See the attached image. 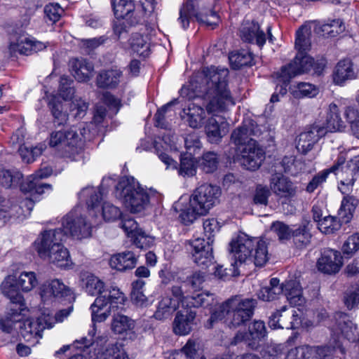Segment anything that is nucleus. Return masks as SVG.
Here are the masks:
<instances>
[{
	"mask_svg": "<svg viewBox=\"0 0 359 359\" xmlns=\"http://www.w3.org/2000/svg\"><path fill=\"white\" fill-rule=\"evenodd\" d=\"M186 116V121L192 128H199L202 127L205 119V111L200 106L192 104L188 109L184 110Z\"/></svg>",
	"mask_w": 359,
	"mask_h": 359,
	"instance_id": "72a5a7b5",
	"label": "nucleus"
},
{
	"mask_svg": "<svg viewBox=\"0 0 359 359\" xmlns=\"http://www.w3.org/2000/svg\"><path fill=\"white\" fill-rule=\"evenodd\" d=\"M325 135L326 130L324 126L320 124L311 126L298 136L296 144L297 151L302 154H306Z\"/></svg>",
	"mask_w": 359,
	"mask_h": 359,
	"instance_id": "6ab92c4d",
	"label": "nucleus"
},
{
	"mask_svg": "<svg viewBox=\"0 0 359 359\" xmlns=\"http://www.w3.org/2000/svg\"><path fill=\"white\" fill-rule=\"evenodd\" d=\"M196 312L191 310L178 311L172 323V330L175 334L187 335L190 333L196 324Z\"/></svg>",
	"mask_w": 359,
	"mask_h": 359,
	"instance_id": "a878e982",
	"label": "nucleus"
},
{
	"mask_svg": "<svg viewBox=\"0 0 359 359\" xmlns=\"http://www.w3.org/2000/svg\"><path fill=\"white\" fill-rule=\"evenodd\" d=\"M355 76V72L351 60H342L337 63L333 75L335 83L341 85L346 80L354 79Z\"/></svg>",
	"mask_w": 359,
	"mask_h": 359,
	"instance_id": "2f4dec72",
	"label": "nucleus"
},
{
	"mask_svg": "<svg viewBox=\"0 0 359 359\" xmlns=\"http://www.w3.org/2000/svg\"><path fill=\"white\" fill-rule=\"evenodd\" d=\"M253 252L252 259L250 261L253 262L256 266H263L268 262L270 255L268 252V246L266 241L257 238Z\"/></svg>",
	"mask_w": 359,
	"mask_h": 359,
	"instance_id": "79ce46f5",
	"label": "nucleus"
},
{
	"mask_svg": "<svg viewBox=\"0 0 359 359\" xmlns=\"http://www.w3.org/2000/svg\"><path fill=\"white\" fill-rule=\"evenodd\" d=\"M100 359H128L126 352L117 344H109Z\"/></svg>",
	"mask_w": 359,
	"mask_h": 359,
	"instance_id": "e2e57ef3",
	"label": "nucleus"
},
{
	"mask_svg": "<svg viewBox=\"0 0 359 359\" xmlns=\"http://www.w3.org/2000/svg\"><path fill=\"white\" fill-rule=\"evenodd\" d=\"M212 301V296L209 293L194 292L191 295L186 296L185 304L190 307H200L208 306Z\"/></svg>",
	"mask_w": 359,
	"mask_h": 359,
	"instance_id": "603ef678",
	"label": "nucleus"
},
{
	"mask_svg": "<svg viewBox=\"0 0 359 359\" xmlns=\"http://www.w3.org/2000/svg\"><path fill=\"white\" fill-rule=\"evenodd\" d=\"M82 287L90 296H97L90 306L92 321L102 323L110 316L112 309L123 304L126 297L117 287L105 288L104 283L93 274L81 279Z\"/></svg>",
	"mask_w": 359,
	"mask_h": 359,
	"instance_id": "f03ea898",
	"label": "nucleus"
},
{
	"mask_svg": "<svg viewBox=\"0 0 359 359\" xmlns=\"http://www.w3.org/2000/svg\"><path fill=\"white\" fill-rule=\"evenodd\" d=\"M17 285L24 292H29L38 285V280L34 272L24 271L15 279Z\"/></svg>",
	"mask_w": 359,
	"mask_h": 359,
	"instance_id": "5fc2aeb1",
	"label": "nucleus"
},
{
	"mask_svg": "<svg viewBox=\"0 0 359 359\" xmlns=\"http://www.w3.org/2000/svg\"><path fill=\"white\" fill-rule=\"evenodd\" d=\"M342 262L341 252L332 249H325L317 262L318 271L326 274H334L339 271Z\"/></svg>",
	"mask_w": 359,
	"mask_h": 359,
	"instance_id": "5701e85b",
	"label": "nucleus"
},
{
	"mask_svg": "<svg viewBox=\"0 0 359 359\" xmlns=\"http://www.w3.org/2000/svg\"><path fill=\"white\" fill-rule=\"evenodd\" d=\"M239 34L243 41L256 44L260 48L266 41L264 32L260 29L259 23L254 20H244L240 27Z\"/></svg>",
	"mask_w": 359,
	"mask_h": 359,
	"instance_id": "412c9836",
	"label": "nucleus"
},
{
	"mask_svg": "<svg viewBox=\"0 0 359 359\" xmlns=\"http://www.w3.org/2000/svg\"><path fill=\"white\" fill-rule=\"evenodd\" d=\"M192 154H187L181 158L179 174L182 176L191 177L196 174V168L192 158Z\"/></svg>",
	"mask_w": 359,
	"mask_h": 359,
	"instance_id": "13d9d810",
	"label": "nucleus"
},
{
	"mask_svg": "<svg viewBox=\"0 0 359 359\" xmlns=\"http://www.w3.org/2000/svg\"><path fill=\"white\" fill-rule=\"evenodd\" d=\"M342 252L348 257H352L359 250V233H353L348 237L341 248Z\"/></svg>",
	"mask_w": 359,
	"mask_h": 359,
	"instance_id": "052dcab7",
	"label": "nucleus"
},
{
	"mask_svg": "<svg viewBox=\"0 0 359 359\" xmlns=\"http://www.w3.org/2000/svg\"><path fill=\"white\" fill-rule=\"evenodd\" d=\"M133 54L143 58L147 57L150 54V47L148 37L140 33H134L128 41Z\"/></svg>",
	"mask_w": 359,
	"mask_h": 359,
	"instance_id": "7c9ffc66",
	"label": "nucleus"
},
{
	"mask_svg": "<svg viewBox=\"0 0 359 359\" xmlns=\"http://www.w3.org/2000/svg\"><path fill=\"white\" fill-rule=\"evenodd\" d=\"M116 197L122 201L131 212H140L151 205H157L162 200L156 190L144 189L133 177H122L115 190Z\"/></svg>",
	"mask_w": 359,
	"mask_h": 359,
	"instance_id": "7ed1b4c3",
	"label": "nucleus"
},
{
	"mask_svg": "<svg viewBox=\"0 0 359 359\" xmlns=\"http://www.w3.org/2000/svg\"><path fill=\"white\" fill-rule=\"evenodd\" d=\"M344 222L339 216H325L318 224V229L325 234H332L341 229Z\"/></svg>",
	"mask_w": 359,
	"mask_h": 359,
	"instance_id": "de8ad7c7",
	"label": "nucleus"
},
{
	"mask_svg": "<svg viewBox=\"0 0 359 359\" xmlns=\"http://www.w3.org/2000/svg\"><path fill=\"white\" fill-rule=\"evenodd\" d=\"M70 67L72 75L79 82L89 80L94 69L92 63L83 58L72 60Z\"/></svg>",
	"mask_w": 359,
	"mask_h": 359,
	"instance_id": "cd10ccee",
	"label": "nucleus"
},
{
	"mask_svg": "<svg viewBox=\"0 0 359 359\" xmlns=\"http://www.w3.org/2000/svg\"><path fill=\"white\" fill-rule=\"evenodd\" d=\"M344 163V158L340 156L338 158L337 163L333 165L330 168L324 170L315 175L311 181L308 184L306 187V191L309 193L313 192L319 185L323 182H325L328 175L330 172L338 174L339 167Z\"/></svg>",
	"mask_w": 359,
	"mask_h": 359,
	"instance_id": "4c0bfd02",
	"label": "nucleus"
},
{
	"mask_svg": "<svg viewBox=\"0 0 359 359\" xmlns=\"http://www.w3.org/2000/svg\"><path fill=\"white\" fill-rule=\"evenodd\" d=\"M48 108L54 118V123L57 126L65 125L68 120V114L64 111L63 102L57 96H51L49 99Z\"/></svg>",
	"mask_w": 359,
	"mask_h": 359,
	"instance_id": "f704fd0d",
	"label": "nucleus"
},
{
	"mask_svg": "<svg viewBox=\"0 0 359 359\" xmlns=\"http://www.w3.org/2000/svg\"><path fill=\"white\" fill-rule=\"evenodd\" d=\"M219 158L216 153L207 151L198 160L199 168L205 173L215 172L218 167Z\"/></svg>",
	"mask_w": 359,
	"mask_h": 359,
	"instance_id": "3c124183",
	"label": "nucleus"
},
{
	"mask_svg": "<svg viewBox=\"0 0 359 359\" xmlns=\"http://www.w3.org/2000/svg\"><path fill=\"white\" fill-rule=\"evenodd\" d=\"M339 112L336 104L331 103L329 105L326 126H325L326 133L327 132L341 131L345 128V123L340 117Z\"/></svg>",
	"mask_w": 359,
	"mask_h": 359,
	"instance_id": "473e14b6",
	"label": "nucleus"
},
{
	"mask_svg": "<svg viewBox=\"0 0 359 359\" xmlns=\"http://www.w3.org/2000/svg\"><path fill=\"white\" fill-rule=\"evenodd\" d=\"M287 300L292 306H302L305 302L302 287L298 280H289L284 283L283 292Z\"/></svg>",
	"mask_w": 359,
	"mask_h": 359,
	"instance_id": "bb28decb",
	"label": "nucleus"
},
{
	"mask_svg": "<svg viewBox=\"0 0 359 359\" xmlns=\"http://www.w3.org/2000/svg\"><path fill=\"white\" fill-rule=\"evenodd\" d=\"M311 29L302 25L296 32L295 48L297 53H307L311 48Z\"/></svg>",
	"mask_w": 359,
	"mask_h": 359,
	"instance_id": "ea45409f",
	"label": "nucleus"
},
{
	"mask_svg": "<svg viewBox=\"0 0 359 359\" xmlns=\"http://www.w3.org/2000/svg\"><path fill=\"white\" fill-rule=\"evenodd\" d=\"M339 346V339H334V344L323 346H306V359H325Z\"/></svg>",
	"mask_w": 359,
	"mask_h": 359,
	"instance_id": "58836bf2",
	"label": "nucleus"
},
{
	"mask_svg": "<svg viewBox=\"0 0 359 359\" xmlns=\"http://www.w3.org/2000/svg\"><path fill=\"white\" fill-rule=\"evenodd\" d=\"M334 318L336 323L331 329V339L329 344H333L334 339H339V346H336L337 348H341L342 338L350 342L359 341V332L357 330V327L347 314L338 312L336 313Z\"/></svg>",
	"mask_w": 359,
	"mask_h": 359,
	"instance_id": "1a4fd4ad",
	"label": "nucleus"
},
{
	"mask_svg": "<svg viewBox=\"0 0 359 359\" xmlns=\"http://www.w3.org/2000/svg\"><path fill=\"white\" fill-rule=\"evenodd\" d=\"M220 189L217 186L204 184L196 188L190 196L192 205L197 210L206 215L215 205L220 196Z\"/></svg>",
	"mask_w": 359,
	"mask_h": 359,
	"instance_id": "f8f14e48",
	"label": "nucleus"
},
{
	"mask_svg": "<svg viewBox=\"0 0 359 359\" xmlns=\"http://www.w3.org/2000/svg\"><path fill=\"white\" fill-rule=\"evenodd\" d=\"M53 170L50 167L41 168L35 174L27 178L21 185V190L25 193H29L32 197L37 200L46 190L51 191V184L43 183L41 180L50 176Z\"/></svg>",
	"mask_w": 359,
	"mask_h": 359,
	"instance_id": "2eb2a0df",
	"label": "nucleus"
},
{
	"mask_svg": "<svg viewBox=\"0 0 359 359\" xmlns=\"http://www.w3.org/2000/svg\"><path fill=\"white\" fill-rule=\"evenodd\" d=\"M135 321L127 316L116 314L113 316L111 328L115 334H123L135 328Z\"/></svg>",
	"mask_w": 359,
	"mask_h": 359,
	"instance_id": "a19ab883",
	"label": "nucleus"
},
{
	"mask_svg": "<svg viewBox=\"0 0 359 359\" xmlns=\"http://www.w3.org/2000/svg\"><path fill=\"white\" fill-rule=\"evenodd\" d=\"M177 306L171 298L164 297L158 302L153 317L157 320H165L172 316Z\"/></svg>",
	"mask_w": 359,
	"mask_h": 359,
	"instance_id": "37998d69",
	"label": "nucleus"
},
{
	"mask_svg": "<svg viewBox=\"0 0 359 359\" xmlns=\"http://www.w3.org/2000/svg\"><path fill=\"white\" fill-rule=\"evenodd\" d=\"M227 69L215 67H205L198 72L191 82L192 90L206 101L205 108L212 116L205 125V133L211 143L219 142L227 132L228 123L217 114L227 110L233 105L231 92L228 88Z\"/></svg>",
	"mask_w": 359,
	"mask_h": 359,
	"instance_id": "f257e3e1",
	"label": "nucleus"
},
{
	"mask_svg": "<svg viewBox=\"0 0 359 359\" xmlns=\"http://www.w3.org/2000/svg\"><path fill=\"white\" fill-rule=\"evenodd\" d=\"M281 165L285 172L294 176L305 168L304 163L301 159H297L292 156H285L282 159Z\"/></svg>",
	"mask_w": 359,
	"mask_h": 359,
	"instance_id": "864d4df0",
	"label": "nucleus"
},
{
	"mask_svg": "<svg viewBox=\"0 0 359 359\" xmlns=\"http://www.w3.org/2000/svg\"><path fill=\"white\" fill-rule=\"evenodd\" d=\"M18 286L13 276H8L2 282V293L11 301L8 311L5 318H0V329L6 333H10L14 322L20 320V315L25 309L24 298L18 290Z\"/></svg>",
	"mask_w": 359,
	"mask_h": 359,
	"instance_id": "39448f33",
	"label": "nucleus"
},
{
	"mask_svg": "<svg viewBox=\"0 0 359 359\" xmlns=\"http://www.w3.org/2000/svg\"><path fill=\"white\" fill-rule=\"evenodd\" d=\"M260 135L261 130L257 124L252 120H246L241 127L233 131L231 137L235 144L243 148L250 140H254L252 136L259 137Z\"/></svg>",
	"mask_w": 359,
	"mask_h": 359,
	"instance_id": "393cba45",
	"label": "nucleus"
},
{
	"mask_svg": "<svg viewBox=\"0 0 359 359\" xmlns=\"http://www.w3.org/2000/svg\"><path fill=\"white\" fill-rule=\"evenodd\" d=\"M193 17H195L199 23L212 28L217 25L219 20L215 11L210 10L209 14L198 13L195 9L194 1L187 0L180 8V16L177 21L184 29H187L189 27L190 20Z\"/></svg>",
	"mask_w": 359,
	"mask_h": 359,
	"instance_id": "9d476101",
	"label": "nucleus"
},
{
	"mask_svg": "<svg viewBox=\"0 0 359 359\" xmlns=\"http://www.w3.org/2000/svg\"><path fill=\"white\" fill-rule=\"evenodd\" d=\"M65 238V233L61 228L43 231L34 242L39 256L41 259L45 258L52 250L62 244Z\"/></svg>",
	"mask_w": 359,
	"mask_h": 359,
	"instance_id": "4468645a",
	"label": "nucleus"
},
{
	"mask_svg": "<svg viewBox=\"0 0 359 359\" xmlns=\"http://www.w3.org/2000/svg\"><path fill=\"white\" fill-rule=\"evenodd\" d=\"M291 94L294 98L313 97L318 94V88L309 83H299L290 88Z\"/></svg>",
	"mask_w": 359,
	"mask_h": 359,
	"instance_id": "a18cd8bd",
	"label": "nucleus"
},
{
	"mask_svg": "<svg viewBox=\"0 0 359 359\" xmlns=\"http://www.w3.org/2000/svg\"><path fill=\"white\" fill-rule=\"evenodd\" d=\"M61 229L65 233V237L69 234L77 240L88 238L92 235V224L81 215L78 208L62 218Z\"/></svg>",
	"mask_w": 359,
	"mask_h": 359,
	"instance_id": "6e6552de",
	"label": "nucleus"
},
{
	"mask_svg": "<svg viewBox=\"0 0 359 359\" xmlns=\"http://www.w3.org/2000/svg\"><path fill=\"white\" fill-rule=\"evenodd\" d=\"M111 4L116 19H126L129 25L140 23V16L132 0H112Z\"/></svg>",
	"mask_w": 359,
	"mask_h": 359,
	"instance_id": "b1692460",
	"label": "nucleus"
},
{
	"mask_svg": "<svg viewBox=\"0 0 359 359\" xmlns=\"http://www.w3.org/2000/svg\"><path fill=\"white\" fill-rule=\"evenodd\" d=\"M130 238L134 245L140 249H147L154 243L153 237L147 234L142 229L136 231Z\"/></svg>",
	"mask_w": 359,
	"mask_h": 359,
	"instance_id": "bf43d9fd",
	"label": "nucleus"
},
{
	"mask_svg": "<svg viewBox=\"0 0 359 359\" xmlns=\"http://www.w3.org/2000/svg\"><path fill=\"white\" fill-rule=\"evenodd\" d=\"M257 237H250L241 233L230 243V253L233 262L231 266L235 267L238 264L245 263L252 259V252L255 246Z\"/></svg>",
	"mask_w": 359,
	"mask_h": 359,
	"instance_id": "9b49d317",
	"label": "nucleus"
},
{
	"mask_svg": "<svg viewBox=\"0 0 359 359\" xmlns=\"http://www.w3.org/2000/svg\"><path fill=\"white\" fill-rule=\"evenodd\" d=\"M248 337L252 339H260L266 336V330L264 323L261 320L255 321L248 328Z\"/></svg>",
	"mask_w": 359,
	"mask_h": 359,
	"instance_id": "338daca9",
	"label": "nucleus"
},
{
	"mask_svg": "<svg viewBox=\"0 0 359 359\" xmlns=\"http://www.w3.org/2000/svg\"><path fill=\"white\" fill-rule=\"evenodd\" d=\"M41 297L43 301L51 297L67 299L69 302L75 299L72 290L59 279L45 282L41 287Z\"/></svg>",
	"mask_w": 359,
	"mask_h": 359,
	"instance_id": "aec40b11",
	"label": "nucleus"
},
{
	"mask_svg": "<svg viewBox=\"0 0 359 359\" xmlns=\"http://www.w3.org/2000/svg\"><path fill=\"white\" fill-rule=\"evenodd\" d=\"M337 172L340 177L339 191L344 196L350 195L355 177L359 175V154L347 161L344 166L341 165Z\"/></svg>",
	"mask_w": 359,
	"mask_h": 359,
	"instance_id": "f3484780",
	"label": "nucleus"
},
{
	"mask_svg": "<svg viewBox=\"0 0 359 359\" xmlns=\"http://www.w3.org/2000/svg\"><path fill=\"white\" fill-rule=\"evenodd\" d=\"M22 315H20V320L18 322H14L13 328H14L16 323H20V334L25 341L30 342L33 345L37 344L39 339L42 337V332L46 327H51L52 324H48L46 322V325L43 324L45 322L44 318H39L37 320L27 319L23 322H21ZM12 329L11 331H13ZM11 332L10 333H11Z\"/></svg>",
	"mask_w": 359,
	"mask_h": 359,
	"instance_id": "dca6fc26",
	"label": "nucleus"
},
{
	"mask_svg": "<svg viewBox=\"0 0 359 359\" xmlns=\"http://www.w3.org/2000/svg\"><path fill=\"white\" fill-rule=\"evenodd\" d=\"M257 300L243 299L238 296L231 297L219 305L211 314L210 324L225 319L229 327H238L245 325L253 316Z\"/></svg>",
	"mask_w": 359,
	"mask_h": 359,
	"instance_id": "20e7f679",
	"label": "nucleus"
},
{
	"mask_svg": "<svg viewBox=\"0 0 359 359\" xmlns=\"http://www.w3.org/2000/svg\"><path fill=\"white\" fill-rule=\"evenodd\" d=\"M49 144L56 147L66 158L75 160L76 155L81 151L82 140L76 132L71 128L67 131L53 132L50 136Z\"/></svg>",
	"mask_w": 359,
	"mask_h": 359,
	"instance_id": "0eeeda50",
	"label": "nucleus"
},
{
	"mask_svg": "<svg viewBox=\"0 0 359 359\" xmlns=\"http://www.w3.org/2000/svg\"><path fill=\"white\" fill-rule=\"evenodd\" d=\"M270 189L276 196L285 201L294 198L297 193V187L293 182L280 174H276L271 177Z\"/></svg>",
	"mask_w": 359,
	"mask_h": 359,
	"instance_id": "4be33fe9",
	"label": "nucleus"
},
{
	"mask_svg": "<svg viewBox=\"0 0 359 359\" xmlns=\"http://www.w3.org/2000/svg\"><path fill=\"white\" fill-rule=\"evenodd\" d=\"M313 66V58L307 53L297 54L293 62L283 66L280 72L276 73V91L284 95L287 93V86L290 79L297 75L309 72Z\"/></svg>",
	"mask_w": 359,
	"mask_h": 359,
	"instance_id": "423d86ee",
	"label": "nucleus"
},
{
	"mask_svg": "<svg viewBox=\"0 0 359 359\" xmlns=\"http://www.w3.org/2000/svg\"><path fill=\"white\" fill-rule=\"evenodd\" d=\"M32 39L26 36H19L15 41H12L9 46V51L11 55L17 53L20 55H31Z\"/></svg>",
	"mask_w": 359,
	"mask_h": 359,
	"instance_id": "09e8293b",
	"label": "nucleus"
},
{
	"mask_svg": "<svg viewBox=\"0 0 359 359\" xmlns=\"http://www.w3.org/2000/svg\"><path fill=\"white\" fill-rule=\"evenodd\" d=\"M187 250L193 262L201 269H205L213 264L214 257L210 241H205L202 238L190 240L187 243Z\"/></svg>",
	"mask_w": 359,
	"mask_h": 359,
	"instance_id": "ddd939ff",
	"label": "nucleus"
},
{
	"mask_svg": "<svg viewBox=\"0 0 359 359\" xmlns=\"http://www.w3.org/2000/svg\"><path fill=\"white\" fill-rule=\"evenodd\" d=\"M323 32L330 37H335L345 31V25L340 19L328 20L322 26Z\"/></svg>",
	"mask_w": 359,
	"mask_h": 359,
	"instance_id": "6e6d98bb",
	"label": "nucleus"
},
{
	"mask_svg": "<svg viewBox=\"0 0 359 359\" xmlns=\"http://www.w3.org/2000/svg\"><path fill=\"white\" fill-rule=\"evenodd\" d=\"M108 38L106 36H101L93 39H83L80 41V46L86 52L90 53L101 45L104 44Z\"/></svg>",
	"mask_w": 359,
	"mask_h": 359,
	"instance_id": "69168bd1",
	"label": "nucleus"
},
{
	"mask_svg": "<svg viewBox=\"0 0 359 359\" xmlns=\"http://www.w3.org/2000/svg\"><path fill=\"white\" fill-rule=\"evenodd\" d=\"M122 213L120 209L110 203H104L102 206V217L105 221L114 222L120 219Z\"/></svg>",
	"mask_w": 359,
	"mask_h": 359,
	"instance_id": "0e129e2a",
	"label": "nucleus"
},
{
	"mask_svg": "<svg viewBox=\"0 0 359 359\" xmlns=\"http://www.w3.org/2000/svg\"><path fill=\"white\" fill-rule=\"evenodd\" d=\"M358 204V200L353 196H344L338 210V216L344 224L348 223L353 218V213Z\"/></svg>",
	"mask_w": 359,
	"mask_h": 359,
	"instance_id": "c9c22d12",
	"label": "nucleus"
},
{
	"mask_svg": "<svg viewBox=\"0 0 359 359\" xmlns=\"http://www.w3.org/2000/svg\"><path fill=\"white\" fill-rule=\"evenodd\" d=\"M240 150V160L244 168L250 170H255L259 168L264 159V151L255 140H250Z\"/></svg>",
	"mask_w": 359,
	"mask_h": 359,
	"instance_id": "a211bd4d",
	"label": "nucleus"
},
{
	"mask_svg": "<svg viewBox=\"0 0 359 359\" xmlns=\"http://www.w3.org/2000/svg\"><path fill=\"white\" fill-rule=\"evenodd\" d=\"M52 250L43 259L48 260L61 269H68L72 265L68 250L62 244Z\"/></svg>",
	"mask_w": 359,
	"mask_h": 359,
	"instance_id": "c756f323",
	"label": "nucleus"
},
{
	"mask_svg": "<svg viewBox=\"0 0 359 359\" xmlns=\"http://www.w3.org/2000/svg\"><path fill=\"white\" fill-rule=\"evenodd\" d=\"M121 72L117 69L102 71L97 76V86L102 88H114L120 81Z\"/></svg>",
	"mask_w": 359,
	"mask_h": 359,
	"instance_id": "e433bc0d",
	"label": "nucleus"
},
{
	"mask_svg": "<svg viewBox=\"0 0 359 359\" xmlns=\"http://www.w3.org/2000/svg\"><path fill=\"white\" fill-rule=\"evenodd\" d=\"M103 195L102 187H86L83 189L79 195L80 198L86 199L88 208L94 209L99 204Z\"/></svg>",
	"mask_w": 359,
	"mask_h": 359,
	"instance_id": "49530a36",
	"label": "nucleus"
},
{
	"mask_svg": "<svg viewBox=\"0 0 359 359\" xmlns=\"http://www.w3.org/2000/svg\"><path fill=\"white\" fill-rule=\"evenodd\" d=\"M198 208L192 205L191 201L189 199V205L188 208L182 210L179 215L182 222L185 225H189L193 223L199 216L205 215L203 212H201Z\"/></svg>",
	"mask_w": 359,
	"mask_h": 359,
	"instance_id": "4d7b16f0",
	"label": "nucleus"
},
{
	"mask_svg": "<svg viewBox=\"0 0 359 359\" xmlns=\"http://www.w3.org/2000/svg\"><path fill=\"white\" fill-rule=\"evenodd\" d=\"M175 359H205L199 352V345L195 340L189 339L182 348L180 353L177 354Z\"/></svg>",
	"mask_w": 359,
	"mask_h": 359,
	"instance_id": "8fccbe9b",
	"label": "nucleus"
},
{
	"mask_svg": "<svg viewBox=\"0 0 359 359\" xmlns=\"http://www.w3.org/2000/svg\"><path fill=\"white\" fill-rule=\"evenodd\" d=\"M88 108V104L81 98L74 100L70 104V111L76 118H82Z\"/></svg>",
	"mask_w": 359,
	"mask_h": 359,
	"instance_id": "774afa93",
	"label": "nucleus"
},
{
	"mask_svg": "<svg viewBox=\"0 0 359 359\" xmlns=\"http://www.w3.org/2000/svg\"><path fill=\"white\" fill-rule=\"evenodd\" d=\"M72 80L67 76H62L60 81L59 95L64 100H71L74 94V89L71 86Z\"/></svg>",
	"mask_w": 359,
	"mask_h": 359,
	"instance_id": "680f3d73",
	"label": "nucleus"
},
{
	"mask_svg": "<svg viewBox=\"0 0 359 359\" xmlns=\"http://www.w3.org/2000/svg\"><path fill=\"white\" fill-rule=\"evenodd\" d=\"M229 59L232 68L235 69L254 64L252 54L246 50L231 52Z\"/></svg>",
	"mask_w": 359,
	"mask_h": 359,
	"instance_id": "c03bdc74",
	"label": "nucleus"
},
{
	"mask_svg": "<svg viewBox=\"0 0 359 359\" xmlns=\"http://www.w3.org/2000/svg\"><path fill=\"white\" fill-rule=\"evenodd\" d=\"M109 264L111 268L121 271L131 269L137 264V257L133 252H123L113 255Z\"/></svg>",
	"mask_w": 359,
	"mask_h": 359,
	"instance_id": "c85d7f7f",
	"label": "nucleus"
}]
</instances>
